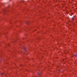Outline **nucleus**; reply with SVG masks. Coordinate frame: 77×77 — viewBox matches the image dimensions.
I'll return each instance as SVG.
<instances>
[{"label":"nucleus","instance_id":"nucleus-1","mask_svg":"<svg viewBox=\"0 0 77 77\" xmlns=\"http://www.w3.org/2000/svg\"><path fill=\"white\" fill-rule=\"evenodd\" d=\"M72 21H74V19H75V18H74V17H73V18H72Z\"/></svg>","mask_w":77,"mask_h":77},{"label":"nucleus","instance_id":"nucleus-2","mask_svg":"<svg viewBox=\"0 0 77 77\" xmlns=\"http://www.w3.org/2000/svg\"><path fill=\"white\" fill-rule=\"evenodd\" d=\"M75 57H77V54H76L75 55Z\"/></svg>","mask_w":77,"mask_h":77},{"label":"nucleus","instance_id":"nucleus-3","mask_svg":"<svg viewBox=\"0 0 77 77\" xmlns=\"http://www.w3.org/2000/svg\"><path fill=\"white\" fill-rule=\"evenodd\" d=\"M3 73H2V75H3Z\"/></svg>","mask_w":77,"mask_h":77}]
</instances>
